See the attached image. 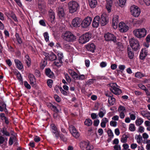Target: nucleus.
I'll list each match as a JSON object with an SVG mask.
<instances>
[{
  "mask_svg": "<svg viewBox=\"0 0 150 150\" xmlns=\"http://www.w3.org/2000/svg\"><path fill=\"white\" fill-rule=\"evenodd\" d=\"M120 6H123L125 5L126 0H119Z\"/></svg>",
  "mask_w": 150,
  "mask_h": 150,
  "instance_id": "nucleus-54",
  "label": "nucleus"
},
{
  "mask_svg": "<svg viewBox=\"0 0 150 150\" xmlns=\"http://www.w3.org/2000/svg\"><path fill=\"white\" fill-rule=\"evenodd\" d=\"M69 131L72 136L76 138H77L80 136L78 131L76 129L74 126L73 125L69 126Z\"/></svg>",
  "mask_w": 150,
  "mask_h": 150,
  "instance_id": "nucleus-10",
  "label": "nucleus"
},
{
  "mask_svg": "<svg viewBox=\"0 0 150 150\" xmlns=\"http://www.w3.org/2000/svg\"><path fill=\"white\" fill-rule=\"evenodd\" d=\"M130 10L132 15L135 17H138L141 13L139 8L134 5L131 6Z\"/></svg>",
  "mask_w": 150,
  "mask_h": 150,
  "instance_id": "nucleus-5",
  "label": "nucleus"
},
{
  "mask_svg": "<svg viewBox=\"0 0 150 150\" xmlns=\"http://www.w3.org/2000/svg\"><path fill=\"white\" fill-rule=\"evenodd\" d=\"M92 20V18L90 17L86 18L81 23V27L84 28L88 27L91 24Z\"/></svg>",
  "mask_w": 150,
  "mask_h": 150,
  "instance_id": "nucleus-9",
  "label": "nucleus"
},
{
  "mask_svg": "<svg viewBox=\"0 0 150 150\" xmlns=\"http://www.w3.org/2000/svg\"><path fill=\"white\" fill-rule=\"evenodd\" d=\"M62 37L64 40L68 42H73L76 39V37L69 31L66 32Z\"/></svg>",
  "mask_w": 150,
  "mask_h": 150,
  "instance_id": "nucleus-2",
  "label": "nucleus"
},
{
  "mask_svg": "<svg viewBox=\"0 0 150 150\" xmlns=\"http://www.w3.org/2000/svg\"><path fill=\"white\" fill-rule=\"evenodd\" d=\"M16 75L17 77V79L20 81H23L22 78L21 76V74L20 73L17 71V72H16Z\"/></svg>",
  "mask_w": 150,
  "mask_h": 150,
  "instance_id": "nucleus-43",
  "label": "nucleus"
},
{
  "mask_svg": "<svg viewBox=\"0 0 150 150\" xmlns=\"http://www.w3.org/2000/svg\"><path fill=\"white\" fill-rule=\"evenodd\" d=\"M55 16V13L54 11L50 9L49 11V16Z\"/></svg>",
  "mask_w": 150,
  "mask_h": 150,
  "instance_id": "nucleus-59",
  "label": "nucleus"
},
{
  "mask_svg": "<svg viewBox=\"0 0 150 150\" xmlns=\"http://www.w3.org/2000/svg\"><path fill=\"white\" fill-rule=\"evenodd\" d=\"M86 47L88 51L93 53L96 49V46L93 43H89L86 46Z\"/></svg>",
  "mask_w": 150,
  "mask_h": 150,
  "instance_id": "nucleus-18",
  "label": "nucleus"
},
{
  "mask_svg": "<svg viewBox=\"0 0 150 150\" xmlns=\"http://www.w3.org/2000/svg\"><path fill=\"white\" fill-rule=\"evenodd\" d=\"M50 128L52 132L55 135L56 139H57L59 137V132L58 131L57 128L55 124H52L50 125Z\"/></svg>",
  "mask_w": 150,
  "mask_h": 150,
  "instance_id": "nucleus-12",
  "label": "nucleus"
},
{
  "mask_svg": "<svg viewBox=\"0 0 150 150\" xmlns=\"http://www.w3.org/2000/svg\"><path fill=\"white\" fill-rule=\"evenodd\" d=\"M119 16L118 15H114L112 20V26L113 28H117V23L118 22Z\"/></svg>",
  "mask_w": 150,
  "mask_h": 150,
  "instance_id": "nucleus-20",
  "label": "nucleus"
},
{
  "mask_svg": "<svg viewBox=\"0 0 150 150\" xmlns=\"http://www.w3.org/2000/svg\"><path fill=\"white\" fill-rule=\"evenodd\" d=\"M53 83V80L51 79H49L47 81V85L50 88H51L52 87Z\"/></svg>",
  "mask_w": 150,
  "mask_h": 150,
  "instance_id": "nucleus-45",
  "label": "nucleus"
},
{
  "mask_svg": "<svg viewBox=\"0 0 150 150\" xmlns=\"http://www.w3.org/2000/svg\"><path fill=\"white\" fill-rule=\"evenodd\" d=\"M81 148L83 150L88 149V148H91V146L89 145V142L87 141H83L81 142L80 144Z\"/></svg>",
  "mask_w": 150,
  "mask_h": 150,
  "instance_id": "nucleus-15",
  "label": "nucleus"
},
{
  "mask_svg": "<svg viewBox=\"0 0 150 150\" xmlns=\"http://www.w3.org/2000/svg\"><path fill=\"white\" fill-rule=\"evenodd\" d=\"M88 4L92 8L95 7L97 5V0H88Z\"/></svg>",
  "mask_w": 150,
  "mask_h": 150,
  "instance_id": "nucleus-26",
  "label": "nucleus"
},
{
  "mask_svg": "<svg viewBox=\"0 0 150 150\" xmlns=\"http://www.w3.org/2000/svg\"><path fill=\"white\" fill-rule=\"evenodd\" d=\"M45 74L47 76L50 78L53 79L54 77V73L49 68H46L45 69Z\"/></svg>",
  "mask_w": 150,
  "mask_h": 150,
  "instance_id": "nucleus-19",
  "label": "nucleus"
},
{
  "mask_svg": "<svg viewBox=\"0 0 150 150\" xmlns=\"http://www.w3.org/2000/svg\"><path fill=\"white\" fill-rule=\"evenodd\" d=\"M98 116V115L95 113H93L91 114V117L93 120L97 118Z\"/></svg>",
  "mask_w": 150,
  "mask_h": 150,
  "instance_id": "nucleus-63",
  "label": "nucleus"
},
{
  "mask_svg": "<svg viewBox=\"0 0 150 150\" xmlns=\"http://www.w3.org/2000/svg\"><path fill=\"white\" fill-rule=\"evenodd\" d=\"M108 136L111 138H113L114 137L113 134L111 129H109L108 130Z\"/></svg>",
  "mask_w": 150,
  "mask_h": 150,
  "instance_id": "nucleus-46",
  "label": "nucleus"
},
{
  "mask_svg": "<svg viewBox=\"0 0 150 150\" xmlns=\"http://www.w3.org/2000/svg\"><path fill=\"white\" fill-rule=\"evenodd\" d=\"M92 120L89 118L86 119L84 123L85 125L87 126H90L92 125Z\"/></svg>",
  "mask_w": 150,
  "mask_h": 150,
  "instance_id": "nucleus-34",
  "label": "nucleus"
},
{
  "mask_svg": "<svg viewBox=\"0 0 150 150\" xmlns=\"http://www.w3.org/2000/svg\"><path fill=\"white\" fill-rule=\"evenodd\" d=\"M69 72L72 77L76 80V78L78 76L77 73L72 69H69Z\"/></svg>",
  "mask_w": 150,
  "mask_h": 150,
  "instance_id": "nucleus-28",
  "label": "nucleus"
},
{
  "mask_svg": "<svg viewBox=\"0 0 150 150\" xmlns=\"http://www.w3.org/2000/svg\"><path fill=\"white\" fill-rule=\"evenodd\" d=\"M55 16H49L48 18V21L54 24L55 23Z\"/></svg>",
  "mask_w": 150,
  "mask_h": 150,
  "instance_id": "nucleus-42",
  "label": "nucleus"
},
{
  "mask_svg": "<svg viewBox=\"0 0 150 150\" xmlns=\"http://www.w3.org/2000/svg\"><path fill=\"white\" fill-rule=\"evenodd\" d=\"M118 110L119 111L123 112L125 111V107L122 105H120L118 108Z\"/></svg>",
  "mask_w": 150,
  "mask_h": 150,
  "instance_id": "nucleus-53",
  "label": "nucleus"
},
{
  "mask_svg": "<svg viewBox=\"0 0 150 150\" xmlns=\"http://www.w3.org/2000/svg\"><path fill=\"white\" fill-rule=\"evenodd\" d=\"M44 36L45 39V40L46 42H47L49 40V37L48 36V33L47 32H45L44 33Z\"/></svg>",
  "mask_w": 150,
  "mask_h": 150,
  "instance_id": "nucleus-55",
  "label": "nucleus"
},
{
  "mask_svg": "<svg viewBox=\"0 0 150 150\" xmlns=\"http://www.w3.org/2000/svg\"><path fill=\"white\" fill-rule=\"evenodd\" d=\"M148 50L146 48L142 49L140 54L139 59L142 60H144L147 55Z\"/></svg>",
  "mask_w": 150,
  "mask_h": 150,
  "instance_id": "nucleus-14",
  "label": "nucleus"
},
{
  "mask_svg": "<svg viewBox=\"0 0 150 150\" xmlns=\"http://www.w3.org/2000/svg\"><path fill=\"white\" fill-rule=\"evenodd\" d=\"M54 62L53 64L57 67H60L61 66V64H62L63 63L59 62V60H57V59Z\"/></svg>",
  "mask_w": 150,
  "mask_h": 150,
  "instance_id": "nucleus-40",
  "label": "nucleus"
},
{
  "mask_svg": "<svg viewBox=\"0 0 150 150\" xmlns=\"http://www.w3.org/2000/svg\"><path fill=\"white\" fill-rule=\"evenodd\" d=\"M137 142L138 144L141 143L142 141V136L140 135H138L137 139Z\"/></svg>",
  "mask_w": 150,
  "mask_h": 150,
  "instance_id": "nucleus-48",
  "label": "nucleus"
},
{
  "mask_svg": "<svg viewBox=\"0 0 150 150\" xmlns=\"http://www.w3.org/2000/svg\"><path fill=\"white\" fill-rule=\"evenodd\" d=\"M99 120L98 119L95 120L93 122V125L95 126H97L99 123Z\"/></svg>",
  "mask_w": 150,
  "mask_h": 150,
  "instance_id": "nucleus-64",
  "label": "nucleus"
},
{
  "mask_svg": "<svg viewBox=\"0 0 150 150\" xmlns=\"http://www.w3.org/2000/svg\"><path fill=\"white\" fill-rule=\"evenodd\" d=\"M70 12L73 13L76 11L79 7L78 4L76 1H70L68 4Z\"/></svg>",
  "mask_w": 150,
  "mask_h": 150,
  "instance_id": "nucleus-7",
  "label": "nucleus"
},
{
  "mask_svg": "<svg viewBox=\"0 0 150 150\" xmlns=\"http://www.w3.org/2000/svg\"><path fill=\"white\" fill-rule=\"evenodd\" d=\"M48 106L50 107L51 109L54 112H59V110L57 107L53 105L52 104L50 103L47 105Z\"/></svg>",
  "mask_w": 150,
  "mask_h": 150,
  "instance_id": "nucleus-27",
  "label": "nucleus"
},
{
  "mask_svg": "<svg viewBox=\"0 0 150 150\" xmlns=\"http://www.w3.org/2000/svg\"><path fill=\"white\" fill-rule=\"evenodd\" d=\"M28 76L30 80V84L33 87H36V85L35 83L36 79L34 75L30 73L29 74Z\"/></svg>",
  "mask_w": 150,
  "mask_h": 150,
  "instance_id": "nucleus-16",
  "label": "nucleus"
},
{
  "mask_svg": "<svg viewBox=\"0 0 150 150\" xmlns=\"http://www.w3.org/2000/svg\"><path fill=\"white\" fill-rule=\"evenodd\" d=\"M129 134H123L121 138V142L123 143H125L127 142V139L129 138Z\"/></svg>",
  "mask_w": 150,
  "mask_h": 150,
  "instance_id": "nucleus-29",
  "label": "nucleus"
},
{
  "mask_svg": "<svg viewBox=\"0 0 150 150\" xmlns=\"http://www.w3.org/2000/svg\"><path fill=\"white\" fill-rule=\"evenodd\" d=\"M11 17L14 21L16 22H18V21L16 15L12 13L11 15Z\"/></svg>",
  "mask_w": 150,
  "mask_h": 150,
  "instance_id": "nucleus-51",
  "label": "nucleus"
},
{
  "mask_svg": "<svg viewBox=\"0 0 150 150\" xmlns=\"http://www.w3.org/2000/svg\"><path fill=\"white\" fill-rule=\"evenodd\" d=\"M108 101L110 105H113L115 103V99L114 98L112 97H110V99H108Z\"/></svg>",
  "mask_w": 150,
  "mask_h": 150,
  "instance_id": "nucleus-37",
  "label": "nucleus"
},
{
  "mask_svg": "<svg viewBox=\"0 0 150 150\" xmlns=\"http://www.w3.org/2000/svg\"><path fill=\"white\" fill-rule=\"evenodd\" d=\"M110 125L111 126L115 127L117 125V122L116 121H111L110 122Z\"/></svg>",
  "mask_w": 150,
  "mask_h": 150,
  "instance_id": "nucleus-62",
  "label": "nucleus"
},
{
  "mask_svg": "<svg viewBox=\"0 0 150 150\" xmlns=\"http://www.w3.org/2000/svg\"><path fill=\"white\" fill-rule=\"evenodd\" d=\"M54 98L55 100L58 102H60L61 100L60 98L57 95H54Z\"/></svg>",
  "mask_w": 150,
  "mask_h": 150,
  "instance_id": "nucleus-52",
  "label": "nucleus"
},
{
  "mask_svg": "<svg viewBox=\"0 0 150 150\" xmlns=\"http://www.w3.org/2000/svg\"><path fill=\"white\" fill-rule=\"evenodd\" d=\"M105 40L107 41H112L114 43L117 42V38L113 34L108 33L104 35Z\"/></svg>",
  "mask_w": 150,
  "mask_h": 150,
  "instance_id": "nucleus-8",
  "label": "nucleus"
},
{
  "mask_svg": "<svg viewBox=\"0 0 150 150\" xmlns=\"http://www.w3.org/2000/svg\"><path fill=\"white\" fill-rule=\"evenodd\" d=\"M14 136L13 137H11L9 139L8 142V144L9 145L11 146L13 143V140L14 141Z\"/></svg>",
  "mask_w": 150,
  "mask_h": 150,
  "instance_id": "nucleus-50",
  "label": "nucleus"
},
{
  "mask_svg": "<svg viewBox=\"0 0 150 150\" xmlns=\"http://www.w3.org/2000/svg\"><path fill=\"white\" fill-rule=\"evenodd\" d=\"M119 27L120 28H129L127 24L122 21L119 23Z\"/></svg>",
  "mask_w": 150,
  "mask_h": 150,
  "instance_id": "nucleus-35",
  "label": "nucleus"
},
{
  "mask_svg": "<svg viewBox=\"0 0 150 150\" xmlns=\"http://www.w3.org/2000/svg\"><path fill=\"white\" fill-rule=\"evenodd\" d=\"M92 34L91 33L88 32L80 37L79 41V43L84 44L88 41L91 38Z\"/></svg>",
  "mask_w": 150,
  "mask_h": 150,
  "instance_id": "nucleus-3",
  "label": "nucleus"
},
{
  "mask_svg": "<svg viewBox=\"0 0 150 150\" xmlns=\"http://www.w3.org/2000/svg\"><path fill=\"white\" fill-rule=\"evenodd\" d=\"M114 150H121V147L120 145H115L114 147Z\"/></svg>",
  "mask_w": 150,
  "mask_h": 150,
  "instance_id": "nucleus-60",
  "label": "nucleus"
},
{
  "mask_svg": "<svg viewBox=\"0 0 150 150\" xmlns=\"http://www.w3.org/2000/svg\"><path fill=\"white\" fill-rule=\"evenodd\" d=\"M57 13L59 17L60 18H64L65 16V13L63 8L62 7L58 8Z\"/></svg>",
  "mask_w": 150,
  "mask_h": 150,
  "instance_id": "nucleus-21",
  "label": "nucleus"
},
{
  "mask_svg": "<svg viewBox=\"0 0 150 150\" xmlns=\"http://www.w3.org/2000/svg\"><path fill=\"white\" fill-rule=\"evenodd\" d=\"M81 20L79 18L76 17L74 18L72 22V24L74 27L78 28L79 27L81 23Z\"/></svg>",
  "mask_w": 150,
  "mask_h": 150,
  "instance_id": "nucleus-13",
  "label": "nucleus"
},
{
  "mask_svg": "<svg viewBox=\"0 0 150 150\" xmlns=\"http://www.w3.org/2000/svg\"><path fill=\"white\" fill-rule=\"evenodd\" d=\"M59 137H60V139L63 142H66L67 141V138L63 134H59Z\"/></svg>",
  "mask_w": 150,
  "mask_h": 150,
  "instance_id": "nucleus-47",
  "label": "nucleus"
},
{
  "mask_svg": "<svg viewBox=\"0 0 150 150\" xmlns=\"http://www.w3.org/2000/svg\"><path fill=\"white\" fill-rule=\"evenodd\" d=\"M85 78V76L83 74H82L78 76H76V80H84Z\"/></svg>",
  "mask_w": 150,
  "mask_h": 150,
  "instance_id": "nucleus-41",
  "label": "nucleus"
},
{
  "mask_svg": "<svg viewBox=\"0 0 150 150\" xmlns=\"http://www.w3.org/2000/svg\"><path fill=\"white\" fill-rule=\"evenodd\" d=\"M133 33L135 36L140 38L146 35V30L145 29H135L133 31Z\"/></svg>",
  "mask_w": 150,
  "mask_h": 150,
  "instance_id": "nucleus-1",
  "label": "nucleus"
},
{
  "mask_svg": "<svg viewBox=\"0 0 150 150\" xmlns=\"http://www.w3.org/2000/svg\"><path fill=\"white\" fill-rule=\"evenodd\" d=\"M59 60V62H62V59H63L64 56L62 53L60 52L57 54Z\"/></svg>",
  "mask_w": 150,
  "mask_h": 150,
  "instance_id": "nucleus-38",
  "label": "nucleus"
},
{
  "mask_svg": "<svg viewBox=\"0 0 150 150\" xmlns=\"http://www.w3.org/2000/svg\"><path fill=\"white\" fill-rule=\"evenodd\" d=\"M100 17L99 16H96L93 21L92 25L93 27L97 28L99 25Z\"/></svg>",
  "mask_w": 150,
  "mask_h": 150,
  "instance_id": "nucleus-17",
  "label": "nucleus"
},
{
  "mask_svg": "<svg viewBox=\"0 0 150 150\" xmlns=\"http://www.w3.org/2000/svg\"><path fill=\"white\" fill-rule=\"evenodd\" d=\"M129 129V130L132 132H134L135 130V127L133 123L130 124Z\"/></svg>",
  "mask_w": 150,
  "mask_h": 150,
  "instance_id": "nucleus-39",
  "label": "nucleus"
},
{
  "mask_svg": "<svg viewBox=\"0 0 150 150\" xmlns=\"http://www.w3.org/2000/svg\"><path fill=\"white\" fill-rule=\"evenodd\" d=\"M141 114L144 117L147 118L150 116V112L145 111H142L141 112Z\"/></svg>",
  "mask_w": 150,
  "mask_h": 150,
  "instance_id": "nucleus-32",
  "label": "nucleus"
},
{
  "mask_svg": "<svg viewBox=\"0 0 150 150\" xmlns=\"http://www.w3.org/2000/svg\"><path fill=\"white\" fill-rule=\"evenodd\" d=\"M57 59V56L53 52H50V55L48 56V59L49 61H53L56 60Z\"/></svg>",
  "mask_w": 150,
  "mask_h": 150,
  "instance_id": "nucleus-25",
  "label": "nucleus"
},
{
  "mask_svg": "<svg viewBox=\"0 0 150 150\" xmlns=\"http://www.w3.org/2000/svg\"><path fill=\"white\" fill-rule=\"evenodd\" d=\"M1 120H4L5 123L6 125H8L9 123V121L8 120V118L6 116L4 118H2Z\"/></svg>",
  "mask_w": 150,
  "mask_h": 150,
  "instance_id": "nucleus-58",
  "label": "nucleus"
},
{
  "mask_svg": "<svg viewBox=\"0 0 150 150\" xmlns=\"http://www.w3.org/2000/svg\"><path fill=\"white\" fill-rule=\"evenodd\" d=\"M25 62L28 67H29L31 65V59L28 54L25 55Z\"/></svg>",
  "mask_w": 150,
  "mask_h": 150,
  "instance_id": "nucleus-24",
  "label": "nucleus"
},
{
  "mask_svg": "<svg viewBox=\"0 0 150 150\" xmlns=\"http://www.w3.org/2000/svg\"><path fill=\"white\" fill-rule=\"evenodd\" d=\"M7 46L8 47V50L11 52H14V48L11 45L7 44Z\"/></svg>",
  "mask_w": 150,
  "mask_h": 150,
  "instance_id": "nucleus-57",
  "label": "nucleus"
},
{
  "mask_svg": "<svg viewBox=\"0 0 150 150\" xmlns=\"http://www.w3.org/2000/svg\"><path fill=\"white\" fill-rule=\"evenodd\" d=\"M1 132L3 134V136H10V133L7 131L6 128L5 127L2 128L1 130Z\"/></svg>",
  "mask_w": 150,
  "mask_h": 150,
  "instance_id": "nucleus-30",
  "label": "nucleus"
},
{
  "mask_svg": "<svg viewBox=\"0 0 150 150\" xmlns=\"http://www.w3.org/2000/svg\"><path fill=\"white\" fill-rule=\"evenodd\" d=\"M24 85L28 89H30L31 88V86L28 82L25 81H24Z\"/></svg>",
  "mask_w": 150,
  "mask_h": 150,
  "instance_id": "nucleus-56",
  "label": "nucleus"
},
{
  "mask_svg": "<svg viewBox=\"0 0 150 150\" xmlns=\"http://www.w3.org/2000/svg\"><path fill=\"white\" fill-rule=\"evenodd\" d=\"M60 128L61 131L63 133L67 134V132L66 131V129L64 128V125L63 123H61L60 125Z\"/></svg>",
  "mask_w": 150,
  "mask_h": 150,
  "instance_id": "nucleus-36",
  "label": "nucleus"
},
{
  "mask_svg": "<svg viewBox=\"0 0 150 150\" xmlns=\"http://www.w3.org/2000/svg\"><path fill=\"white\" fill-rule=\"evenodd\" d=\"M15 36L18 44L19 45H21L22 43V40L19 34L16 33L15 35Z\"/></svg>",
  "mask_w": 150,
  "mask_h": 150,
  "instance_id": "nucleus-31",
  "label": "nucleus"
},
{
  "mask_svg": "<svg viewBox=\"0 0 150 150\" xmlns=\"http://www.w3.org/2000/svg\"><path fill=\"white\" fill-rule=\"evenodd\" d=\"M118 86L116 83H111L110 84V89L112 92L115 94L119 95L121 93V91L117 87Z\"/></svg>",
  "mask_w": 150,
  "mask_h": 150,
  "instance_id": "nucleus-6",
  "label": "nucleus"
},
{
  "mask_svg": "<svg viewBox=\"0 0 150 150\" xmlns=\"http://www.w3.org/2000/svg\"><path fill=\"white\" fill-rule=\"evenodd\" d=\"M35 74L36 77H40L41 74L40 71L38 69H36L35 70Z\"/></svg>",
  "mask_w": 150,
  "mask_h": 150,
  "instance_id": "nucleus-49",
  "label": "nucleus"
},
{
  "mask_svg": "<svg viewBox=\"0 0 150 150\" xmlns=\"http://www.w3.org/2000/svg\"><path fill=\"white\" fill-rule=\"evenodd\" d=\"M143 122V120L141 118H140L137 119L135 121V124L137 126H138L141 125Z\"/></svg>",
  "mask_w": 150,
  "mask_h": 150,
  "instance_id": "nucleus-33",
  "label": "nucleus"
},
{
  "mask_svg": "<svg viewBox=\"0 0 150 150\" xmlns=\"http://www.w3.org/2000/svg\"><path fill=\"white\" fill-rule=\"evenodd\" d=\"M133 49L130 48L128 47L127 48V51L129 58L131 59L133 58L134 54L133 51Z\"/></svg>",
  "mask_w": 150,
  "mask_h": 150,
  "instance_id": "nucleus-23",
  "label": "nucleus"
},
{
  "mask_svg": "<svg viewBox=\"0 0 150 150\" xmlns=\"http://www.w3.org/2000/svg\"><path fill=\"white\" fill-rule=\"evenodd\" d=\"M100 21V23L101 25H105L108 23V18L107 15L105 13H103L101 15Z\"/></svg>",
  "mask_w": 150,
  "mask_h": 150,
  "instance_id": "nucleus-11",
  "label": "nucleus"
},
{
  "mask_svg": "<svg viewBox=\"0 0 150 150\" xmlns=\"http://www.w3.org/2000/svg\"><path fill=\"white\" fill-rule=\"evenodd\" d=\"M143 74H141L140 72H137L135 73V76L138 78H141L142 77L144 76Z\"/></svg>",
  "mask_w": 150,
  "mask_h": 150,
  "instance_id": "nucleus-44",
  "label": "nucleus"
},
{
  "mask_svg": "<svg viewBox=\"0 0 150 150\" xmlns=\"http://www.w3.org/2000/svg\"><path fill=\"white\" fill-rule=\"evenodd\" d=\"M65 79L69 83L71 81V78L67 74H66L65 75Z\"/></svg>",
  "mask_w": 150,
  "mask_h": 150,
  "instance_id": "nucleus-61",
  "label": "nucleus"
},
{
  "mask_svg": "<svg viewBox=\"0 0 150 150\" xmlns=\"http://www.w3.org/2000/svg\"><path fill=\"white\" fill-rule=\"evenodd\" d=\"M14 62L16 67L19 70H21L23 68V65L21 61L18 59H15Z\"/></svg>",
  "mask_w": 150,
  "mask_h": 150,
  "instance_id": "nucleus-22",
  "label": "nucleus"
},
{
  "mask_svg": "<svg viewBox=\"0 0 150 150\" xmlns=\"http://www.w3.org/2000/svg\"><path fill=\"white\" fill-rule=\"evenodd\" d=\"M129 43L132 48L135 51L140 49L139 42L137 40L132 38L129 41Z\"/></svg>",
  "mask_w": 150,
  "mask_h": 150,
  "instance_id": "nucleus-4",
  "label": "nucleus"
}]
</instances>
